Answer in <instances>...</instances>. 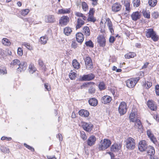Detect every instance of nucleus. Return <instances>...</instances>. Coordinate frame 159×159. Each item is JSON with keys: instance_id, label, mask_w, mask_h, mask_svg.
Instances as JSON below:
<instances>
[{"instance_id": "8", "label": "nucleus", "mask_w": 159, "mask_h": 159, "mask_svg": "<svg viewBox=\"0 0 159 159\" xmlns=\"http://www.w3.org/2000/svg\"><path fill=\"white\" fill-rule=\"evenodd\" d=\"M81 123L82 128L88 132H90L93 127V125L91 123H87L84 122H82Z\"/></svg>"}, {"instance_id": "20", "label": "nucleus", "mask_w": 159, "mask_h": 159, "mask_svg": "<svg viewBox=\"0 0 159 159\" xmlns=\"http://www.w3.org/2000/svg\"><path fill=\"white\" fill-rule=\"evenodd\" d=\"M45 20L46 22L52 23L55 21V19L53 15H48L45 16Z\"/></svg>"}, {"instance_id": "50", "label": "nucleus", "mask_w": 159, "mask_h": 159, "mask_svg": "<svg viewBox=\"0 0 159 159\" xmlns=\"http://www.w3.org/2000/svg\"><path fill=\"white\" fill-rule=\"evenodd\" d=\"M30 10L29 9H25L22 10L21 11V14L24 16L26 15L29 12Z\"/></svg>"}, {"instance_id": "15", "label": "nucleus", "mask_w": 159, "mask_h": 159, "mask_svg": "<svg viewBox=\"0 0 159 159\" xmlns=\"http://www.w3.org/2000/svg\"><path fill=\"white\" fill-rule=\"evenodd\" d=\"M147 105L148 107L152 110L155 111L157 109L156 105L155 102L152 101H148Z\"/></svg>"}, {"instance_id": "38", "label": "nucleus", "mask_w": 159, "mask_h": 159, "mask_svg": "<svg viewBox=\"0 0 159 159\" xmlns=\"http://www.w3.org/2000/svg\"><path fill=\"white\" fill-rule=\"evenodd\" d=\"M39 64L40 66L42 67V69L44 71L46 70V68L45 66L44 65L42 60L41 59H39Z\"/></svg>"}, {"instance_id": "44", "label": "nucleus", "mask_w": 159, "mask_h": 159, "mask_svg": "<svg viewBox=\"0 0 159 159\" xmlns=\"http://www.w3.org/2000/svg\"><path fill=\"white\" fill-rule=\"evenodd\" d=\"M157 3V0H149L148 3L151 7H154Z\"/></svg>"}, {"instance_id": "28", "label": "nucleus", "mask_w": 159, "mask_h": 159, "mask_svg": "<svg viewBox=\"0 0 159 159\" xmlns=\"http://www.w3.org/2000/svg\"><path fill=\"white\" fill-rule=\"evenodd\" d=\"M147 153L148 155V157L151 156L152 157V155H153L155 153V150L154 148L152 146H149L147 148Z\"/></svg>"}, {"instance_id": "57", "label": "nucleus", "mask_w": 159, "mask_h": 159, "mask_svg": "<svg viewBox=\"0 0 159 159\" xmlns=\"http://www.w3.org/2000/svg\"><path fill=\"white\" fill-rule=\"evenodd\" d=\"M18 54L20 56H21L23 54V50L21 48H19L17 50Z\"/></svg>"}, {"instance_id": "7", "label": "nucleus", "mask_w": 159, "mask_h": 159, "mask_svg": "<svg viewBox=\"0 0 159 159\" xmlns=\"http://www.w3.org/2000/svg\"><path fill=\"white\" fill-rule=\"evenodd\" d=\"M84 59L86 68L89 70L92 69L93 66L91 58L89 57H87L84 58Z\"/></svg>"}, {"instance_id": "10", "label": "nucleus", "mask_w": 159, "mask_h": 159, "mask_svg": "<svg viewBox=\"0 0 159 159\" xmlns=\"http://www.w3.org/2000/svg\"><path fill=\"white\" fill-rule=\"evenodd\" d=\"M29 71L31 74H33L34 72L36 74V76H39V72L37 70L36 68L32 64H30L29 66Z\"/></svg>"}, {"instance_id": "16", "label": "nucleus", "mask_w": 159, "mask_h": 159, "mask_svg": "<svg viewBox=\"0 0 159 159\" xmlns=\"http://www.w3.org/2000/svg\"><path fill=\"white\" fill-rule=\"evenodd\" d=\"M18 66L19 67L17 69V71L18 72L24 71L26 69V63L24 62L20 63Z\"/></svg>"}, {"instance_id": "17", "label": "nucleus", "mask_w": 159, "mask_h": 159, "mask_svg": "<svg viewBox=\"0 0 159 159\" xmlns=\"http://www.w3.org/2000/svg\"><path fill=\"white\" fill-rule=\"evenodd\" d=\"M111 98L109 96L105 95L102 97L101 99L102 102L106 104L109 103L111 100Z\"/></svg>"}, {"instance_id": "58", "label": "nucleus", "mask_w": 159, "mask_h": 159, "mask_svg": "<svg viewBox=\"0 0 159 159\" xmlns=\"http://www.w3.org/2000/svg\"><path fill=\"white\" fill-rule=\"evenodd\" d=\"M24 145L27 148H28V149L30 150H31V151L33 152L34 151V148L33 147L28 145L27 144H26V143H24Z\"/></svg>"}, {"instance_id": "34", "label": "nucleus", "mask_w": 159, "mask_h": 159, "mask_svg": "<svg viewBox=\"0 0 159 159\" xmlns=\"http://www.w3.org/2000/svg\"><path fill=\"white\" fill-rule=\"evenodd\" d=\"M20 61L18 59H15L13 60L10 63L11 66H13L14 67H16L17 66H18L20 64Z\"/></svg>"}, {"instance_id": "51", "label": "nucleus", "mask_w": 159, "mask_h": 159, "mask_svg": "<svg viewBox=\"0 0 159 159\" xmlns=\"http://www.w3.org/2000/svg\"><path fill=\"white\" fill-rule=\"evenodd\" d=\"M85 44L87 46L89 47L90 48H93V44L91 40H89L85 42Z\"/></svg>"}, {"instance_id": "62", "label": "nucleus", "mask_w": 159, "mask_h": 159, "mask_svg": "<svg viewBox=\"0 0 159 159\" xmlns=\"http://www.w3.org/2000/svg\"><path fill=\"white\" fill-rule=\"evenodd\" d=\"M45 88V89H46L48 91H49L50 90H51V88L49 85L48 84H45L44 85Z\"/></svg>"}, {"instance_id": "46", "label": "nucleus", "mask_w": 159, "mask_h": 159, "mask_svg": "<svg viewBox=\"0 0 159 159\" xmlns=\"http://www.w3.org/2000/svg\"><path fill=\"white\" fill-rule=\"evenodd\" d=\"M135 113L134 112H132L129 116V119L131 121L134 122L135 117Z\"/></svg>"}, {"instance_id": "5", "label": "nucleus", "mask_w": 159, "mask_h": 159, "mask_svg": "<svg viewBox=\"0 0 159 159\" xmlns=\"http://www.w3.org/2000/svg\"><path fill=\"white\" fill-rule=\"evenodd\" d=\"M127 111L126 104L124 102H121L119 106L118 111L120 115H123L125 114Z\"/></svg>"}, {"instance_id": "29", "label": "nucleus", "mask_w": 159, "mask_h": 159, "mask_svg": "<svg viewBox=\"0 0 159 159\" xmlns=\"http://www.w3.org/2000/svg\"><path fill=\"white\" fill-rule=\"evenodd\" d=\"M124 2V5L125 7V9L127 12L129 13L130 10V3L127 0H123L122 2Z\"/></svg>"}, {"instance_id": "18", "label": "nucleus", "mask_w": 159, "mask_h": 159, "mask_svg": "<svg viewBox=\"0 0 159 159\" xmlns=\"http://www.w3.org/2000/svg\"><path fill=\"white\" fill-rule=\"evenodd\" d=\"M95 75L92 73L87 75H84L83 76H80V80H93L94 78Z\"/></svg>"}, {"instance_id": "32", "label": "nucleus", "mask_w": 159, "mask_h": 159, "mask_svg": "<svg viewBox=\"0 0 159 159\" xmlns=\"http://www.w3.org/2000/svg\"><path fill=\"white\" fill-rule=\"evenodd\" d=\"M72 64L73 67L75 69L78 70L80 67V63L76 59H74L73 61Z\"/></svg>"}, {"instance_id": "24", "label": "nucleus", "mask_w": 159, "mask_h": 159, "mask_svg": "<svg viewBox=\"0 0 159 159\" xmlns=\"http://www.w3.org/2000/svg\"><path fill=\"white\" fill-rule=\"evenodd\" d=\"M134 122H135L134 127L141 130L142 129V125L140 120L139 119H135Z\"/></svg>"}, {"instance_id": "52", "label": "nucleus", "mask_w": 159, "mask_h": 159, "mask_svg": "<svg viewBox=\"0 0 159 159\" xmlns=\"http://www.w3.org/2000/svg\"><path fill=\"white\" fill-rule=\"evenodd\" d=\"M82 6L84 11H86L88 9V7L87 3L85 2H83L82 3Z\"/></svg>"}, {"instance_id": "19", "label": "nucleus", "mask_w": 159, "mask_h": 159, "mask_svg": "<svg viewBox=\"0 0 159 159\" xmlns=\"http://www.w3.org/2000/svg\"><path fill=\"white\" fill-rule=\"evenodd\" d=\"M106 23L110 32L111 34H112L114 32V30L113 28V25L112 22L110 19L108 18L107 19Z\"/></svg>"}, {"instance_id": "27", "label": "nucleus", "mask_w": 159, "mask_h": 159, "mask_svg": "<svg viewBox=\"0 0 159 159\" xmlns=\"http://www.w3.org/2000/svg\"><path fill=\"white\" fill-rule=\"evenodd\" d=\"M120 144H115L111 146V151L116 152L118 151L120 148Z\"/></svg>"}, {"instance_id": "30", "label": "nucleus", "mask_w": 159, "mask_h": 159, "mask_svg": "<svg viewBox=\"0 0 159 159\" xmlns=\"http://www.w3.org/2000/svg\"><path fill=\"white\" fill-rule=\"evenodd\" d=\"M147 134L150 139L153 142L156 141V139L154 136L153 134L152 133L151 131L150 130H147Z\"/></svg>"}, {"instance_id": "1", "label": "nucleus", "mask_w": 159, "mask_h": 159, "mask_svg": "<svg viewBox=\"0 0 159 159\" xmlns=\"http://www.w3.org/2000/svg\"><path fill=\"white\" fill-rule=\"evenodd\" d=\"M145 35L148 38H151L155 42L157 41L159 39L158 37L156 34V32L152 28L146 30Z\"/></svg>"}, {"instance_id": "40", "label": "nucleus", "mask_w": 159, "mask_h": 159, "mask_svg": "<svg viewBox=\"0 0 159 159\" xmlns=\"http://www.w3.org/2000/svg\"><path fill=\"white\" fill-rule=\"evenodd\" d=\"M84 34L86 36H89L90 35V31L89 28L88 26H85L83 29Z\"/></svg>"}, {"instance_id": "31", "label": "nucleus", "mask_w": 159, "mask_h": 159, "mask_svg": "<svg viewBox=\"0 0 159 159\" xmlns=\"http://www.w3.org/2000/svg\"><path fill=\"white\" fill-rule=\"evenodd\" d=\"M89 102L90 105L93 106H96L98 103V100L94 98H90L89 100Z\"/></svg>"}, {"instance_id": "33", "label": "nucleus", "mask_w": 159, "mask_h": 159, "mask_svg": "<svg viewBox=\"0 0 159 159\" xmlns=\"http://www.w3.org/2000/svg\"><path fill=\"white\" fill-rule=\"evenodd\" d=\"M48 39L46 36H43L40 38L39 42L42 44H45L47 43Z\"/></svg>"}, {"instance_id": "23", "label": "nucleus", "mask_w": 159, "mask_h": 159, "mask_svg": "<svg viewBox=\"0 0 159 159\" xmlns=\"http://www.w3.org/2000/svg\"><path fill=\"white\" fill-rule=\"evenodd\" d=\"M76 39L77 41L80 43L83 42L84 39V35L81 33H77L76 35Z\"/></svg>"}, {"instance_id": "41", "label": "nucleus", "mask_w": 159, "mask_h": 159, "mask_svg": "<svg viewBox=\"0 0 159 159\" xmlns=\"http://www.w3.org/2000/svg\"><path fill=\"white\" fill-rule=\"evenodd\" d=\"M77 75L74 72L71 70L69 75V76L71 80H74L77 76Z\"/></svg>"}, {"instance_id": "47", "label": "nucleus", "mask_w": 159, "mask_h": 159, "mask_svg": "<svg viewBox=\"0 0 159 159\" xmlns=\"http://www.w3.org/2000/svg\"><path fill=\"white\" fill-rule=\"evenodd\" d=\"M133 3L134 7H138L140 4V0H133Z\"/></svg>"}, {"instance_id": "63", "label": "nucleus", "mask_w": 159, "mask_h": 159, "mask_svg": "<svg viewBox=\"0 0 159 159\" xmlns=\"http://www.w3.org/2000/svg\"><path fill=\"white\" fill-rule=\"evenodd\" d=\"M115 40V38L113 36H111L109 39V41L111 43H113Z\"/></svg>"}, {"instance_id": "42", "label": "nucleus", "mask_w": 159, "mask_h": 159, "mask_svg": "<svg viewBox=\"0 0 159 159\" xmlns=\"http://www.w3.org/2000/svg\"><path fill=\"white\" fill-rule=\"evenodd\" d=\"M75 15L79 17H81L84 20H86L87 19V17L85 16L83 14L80 12H75Z\"/></svg>"}, {"instance_id": "56", "label": "nucleus", "mask_w": 159, "mask_h": 159, "mask_svg": "<svg viewBox=\"0 0 159 159\" xmlns=\"http://www.w3.org/2000/svg\"><path fill=\"white\" fill-rule=\"evenodd\" d=\"M152 16L153 18L157 19L159 17V15L157 12L155 11L152 13Z\"/></svg>"}, {"instance_id": "21", "label": "nucleus", "mask_w": 159, "mask_h": 159, "mask_svg": "<svg viewBox=\"0 0 159 159\" xmlns=\"http://www.w3.org/2000/svg\"><path fill=\"white\" fill-rule=\"evenodd\" d=\"M132 20L136 21L140 18V15L139 11L134 12L131 15Z\"/></svg>"}, {"instance_id": "35", "label": "nucleus", "mask_w": 159, "mask_h": 159, "mask_svg": "<svg viewBox=\"0 0 159 159\" xmlns=\"http://www.w3.org/2000/svg\"><path fill=\"white\" fill-rule=\"evenodd\" d=\"M72 32L71 28L69 27H65L64 29V34L67 36L70 35Z\"/></svg>"}, {"instance_id": "43", "label": "nucleus", "mask_w": 159, "mask_h": 159, "mask_svg": "<svg viewBox=\"0 0 159 159\" xmlns=\"http://www.w3.org/2000/svg\"><path fill=\"white\" fill-rule=\"evenodd\" d=\"M0 149L2 152L5 153H9L10 152L9 149L4 146H1Z\"/></svg>"}, {"instance_id": "9", "label": "nucleus", "mask_w": 159, "mask_h": 159, "mask_svg": "<svg viewBox=\"0 0 159 159\" xmlns=\"http://www.w3.org/2000/svg\"><path fill=\"white\" fill-rule=\"evenodd\" d=\"M147 148L148 145L145 141L142 140L139 143L138 148L140 151L143 152L145 151Z\"/></svg>"}, {"instance_id": "59", "label": "nucleus", "mask_w": 159, "mask_h": 159, "mask_svg": "<svg viewBox=\"0 0 159 159\" xmlns=\"http://www.w3.org/2000/svg\"><path fill=\"white\" fill-rule=\"evenodd\" d=\"M139 75L138 79L137 80H139V79H141L142 77H143L144 75V73L142 71H140L139 73Z\"/></svg>"}, {"instance_id": "11", "label": "nucleus", "mask_w": 159, "mask_h": 159, "mask_svg": "<svg viewBox=\"0 0 159 159\" xmlns=\"http://www.w3.org/2000/svg\"><path fill=\"white\" fill-rule=\"evenodd\" d=\"M98 42L100 44V46L104 47L105 45L106 42L105 37L102 35H100L98 37Z\"/></svg>"}, {"instance_id": "45", "label": "nucleus", "mask_w": 159, "mask_h": 159, "mask_svg": "<svg viewBox=\"0 0 159 159\" xmlns=\"http://www.w3.org/2000/svg\"><path fill=\"white\" fill-rule=\"evenodd\" d=\"M143 14L145 18L148 19L150 18V12L149 11H143Z\"/></svg>"}, {"instance_id": "37", "label": "nucleus", "mask_w": 159, "mask_h": 159, "mask_svg": "<svg viewBox=\"0 0 159 159\" xmlns=\"http://www.w3.org/2000/svg\"><path fill=\"white\" fill-rule=\"evenodd\" d=\"M2 43L3 44L7 46H10L11 44V43L10 41L6 38H4L2 39Z\"/></svg>"}, {"instance_id": "3", "label": "nucleus", "mask_w": 159, "mask_h": 159, "mask_svg": "<svg viewBox=\"0 0 159 159\" xmlns=\"http://www.w3.org/2000/svg\"><path fill=\"white\" fill-rule=\"evenodd\" d=\"M125 145L127 148L132 150L134 149L135 146V142L132 138L129 137L125 141Z\"/></svg>"}, {"instance_id": "60", "label": "nucleus", "mask_w": 159, "mask_h": 159, "mask_svg": "<svg viewBox=\"0 0 159 159\" xmlns=\"http://www.w3.org/2000/svg\"><path fill=\"white\" fill-rule=\"evenodd\" d=\"M107 154H108L110 155L111 157V159H119L117 158H114L115 157L114 155L112 153L110 152H107Z\"/></svg>"}, {"instance_id": "49", "label": "nucleus", "mask_w": 159, "mask_h": 159, "mask_svg": "<svg viewBox=\"0 0 159 159\" xmlns=\"http://www.w3.org/2000/svg\"><path fill=\"white\" fill-rule=\"evenodd\" d=\"M7 74V70L5 67H0V74L4 75Z\"/></svg>"}, {"instance_id": "12", "label": "nucleus", "mask_w": 159, "mask_h": 159, "mask_svg": "<svg viewBox=\"0 0 159 159\" xmlns=\"http://www.w3.org/2000/svg\"><path fill=\"white\" fill-rule=\"evenodd\" d=\"M96 140V139L95 136L93 135H92L88 139L87 144L89 146H92L95 144Z\"/></svg>"}, {"instance_id": "54", "label": "nucleus", "mask_w": 159, "mask_h": 159, "mask_svg": "<svg viewBox=\"0 0 159 159\" xmlns=\"http://www.w3.org/2000/svg\"><path fill=\"white\" fill-rule=\"evenodd\" d=\"M93 15H89V17L87 19L88 21L94 22L96 21L95 19L93 17Z\"/></svg>"}, {"instance_id": "48", "label": "nucleus", "mask_w": 159, "mask_h": 159, "mask_svg": "<svg viewBox=\"0 0 159 159\" xmlns=\"http://www.w3.org/2000/svg\"><path fill=\"white\" fill-rule=\"evenodd\" d=\"M22 45L26 47L28 49L31 50L32 49V47L31 46L30 44L27 43L26 42H23L22 43Z\"/></svg>"}, {"instance_id": "14", "label": "nucleus", "mask_w": 159, "mask_h": 159, "mask_svg": "<svg viewBox=\"0 0 159 159\" xmlns=\"http://www.w3.org/2000/svg\"><path fill=\"white\" fill-rule=\"evenodd\" d=\"M139 80H127L126 84L127 86L129 88L134 87Z\"/></svg>"}, {"instance_id": "55", "label": "nucleus", "mask_w": 159, "mask_h": 159, "mask_svg": "<svg viewBox=\"0 0 159 159\" xmlns=\"http://www.w3.org/2000/svg\"><path fill=\"white\" fill-rule=\"evenodd\" d=\"M80 137L84 140H86L87 138L86 134L84 131L80 132Z\"/></svg>"}, {"instance_id": "64", "label": "nucleus", "mask_w": 159, "mask_h": 159, "mask_svg": "<svg viewBox=\"0 0 159 159\" xmlns=\"http://www.w3.org/2000/svg\"><path fill=\"white\" fill-rule=\"evenodd\" d=\"M94 9L91 8L90 9L89 12V15H93L94 13Z\"/></svg>"}, {"instance_id": "6", "label": "nucleus", "mask_w": 159, "mask_h": 159, "mask_svg": "<svg viewBox=\"0 0 159 159\" xmlns=\"http://www.w3.org/2000/svg\"><path fill=\"white\" fill-rule=\"evenodd\" d=\"M70 19L67 16H64L61 17L59 20V24L61 26L67 25L69 22Z\"/></svg>"}, {"instance_id": "26", "label": "nucleus", "mask_w": 159, "mask_h": 159, "mask_svg": "<svg viewBox=\"0 0 159 159\" xmlns=\"http://www.w3.org/2000/svg\"><path fill=\"white\" fill-rule=\"evenodd\" d=\"M79 114L81 116L86 117L89 115V112L87 110L83 109L79 111Z\"/></svg>"}, {"instance_id": "39", "label": "nucleus", "mask_w": 159, "mask_h": 159, "mask_svg": "<svg viewBox=\"0 0 159 159\" xmlns=\"http://www.w3.org/2000/svg\"><path fill=\"white\" fill-rule=\"evenodd\" d=\"M135 55V54L134 52H130L125 54V57L126 59H129L131 58L134 57Z\"/></svg>"}, {"instance_id": "2", "label": "nucleus", "mask_w": 159, "mask_h": 159, "mask_svg": "<svg viewBox=\"0 0 159 159\" xmlns=\"http://www.w3.org/2000/svg\"><path fill=\"white\" fill-rule=\"evenodd\" d=\"M111 142L107 139L101 140L99 144V149L104 150L108 148L111 144Z\"/></svg>"}, {"instance_id": "4", "label": "nucleus", "mask_w": 159, "mask_h": 159, "mask_svg": "<svg viewBox=\"0 0 159 159\" xmlns=\"http://www.w3.org/2000/svg\"><path fill=\"white\" fill-rule=\"evenodd\" d=\"M94 83L91 82H86L83 84L81 87V89H83L84 87H90L89 90V92L90 94H93L95 93V89L93 85Z\"/></svg>"}, {"instance_id": "53", "label": "nucleus", "mask_w": 159, "mask_h": 159, "mask_svg": "<svg viewBox=\"0 0 159 159\" xmlns=\"http://www.w3.org/2000/svg\"><path fill=\"white\" fill-rule=\"evenodd\" d=\"M98 87L100 90H103L105 89V85L103 82H100L98 85Z\"/></svg>"}, {"instance_id": "22", "label": "nucleus", "mask_w": 159, "mask_h": 159, "mask_svg": "<svg viewBox=\"0 0 159 159\" xmlns=\"http://www.w3.org/2000/svg\"><path fill=\"white\" fill-rule=\"evenodd\" d=\"M70 12V9L69 8H62L59 9L58 11V13L61 14H69Z\"/></svg>"}, {"instance_id": "36", "label": "nucleus", "mask_w": 159, "mask_h": 159, "mask_svg": "<svg viewBox=\"0 0 159 159\" xmlns=\"http://www.w3.org/2000/svg\"><path fill=\"white\" fill-rule=\"evenodd\" d=\"M143 85L144 88L148 89L152 85V83L150 81H146L145 80Z\"/></svg>"}, {"instance_id": "25", "label": "nucleus", "mask_w": 159, "mask_h": 159, "mask_svg": "<svg viewBox=\"0 0 159 159\" xmlns=\"http://www.w3.org/2000/svg\"><path fill=\"white\" fill-rule=\"evenodd\" d=\"M77 24L76 25V29L80 28L82 25L84 24V21L81 19L80 18H78L77 20Z\"/></svg>"}, {"instance_id": "61", "label": "nucleus", "mask_w": 159, "mask_h": 159, "mask_svg": "<svg viewBox=\"0 0 159 159\" xmlns=\"http://www.w3.org/2000/svg\"><path fill=\"white\" fill-rule=\"evenodd\" d=\"M155 90L157 95L159 96V85H157L156 86Z\"/></svg>"}, {"instance_id": "13", "label": "nucleus", "mask_w": 159, "mask_h": 159, "mask_svg": "<svg viewBox=\"0 0 159 159\" xmlns=\"http://www.w3.org/2000/svg\"><path fill=\"white\" fill-rule=\"evenodd\" d=\"M121 8V5L119 3H114L112 7V10L114 12H116L120 11Z\"/></svg>"}]
</instances>
